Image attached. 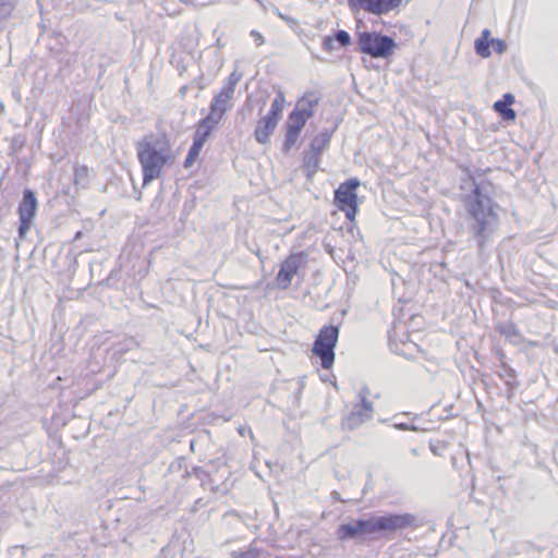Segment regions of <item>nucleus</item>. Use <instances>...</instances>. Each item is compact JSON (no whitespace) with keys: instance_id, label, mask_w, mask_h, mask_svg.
<instances>
[{"instance_id":"nucleus-17","label":"nucleus","mask_w":558,"mask_h":558,"mask_svg":"<svg viewBox=\"0 0 558 558\" xmlns=\"http://www.w3.org/2000/svg\"><path fill=\"white\" fill-rule=\"evenodd\" d=\"M232 558H271V556L254 545H250L245 549L233 550L231 553Z\"/></svg>"},{"instance_id":"nucleus-7","label":"nucleus","mask_w":558,"mask_h":558,"mask_svg":"<svg viewBox=\"0 0 558 558\" xmlns=\"http://www.w3.org/2000/svg\"><path fill=\"white\" fill-rule=\"evenodd\" d=\"M360 186V181L356 178L349 179L341 183L335 191L333 203L337 208L344 213L350 221H354L357 213V195L356 189Z\"/></svg>"},{"instance_id":"nucleus-42","label":"nucleus","mask_w":558,"mask_h":558,"mask_svg":"<svg viewBox=\"0 0 558 558\" xmlns=\"http://www.w3.org/2000/svg\"><path fill=\"white\" fill-rule=\"evenodd\" d=\"M81 236V232L78 231L76 234H75V239H78Z\"/></svg>"},{"instance_id":"nucleus-31","label":"nucleus","mask_w":558,"mask_h":558,"mask_svg":"<svg viewBox=\"0 0 558 558\" xmlns=\"http://www.w3.org/2000/svg\"><path fill=\"white\" fill-rule=\"evenodd\" d=\"M393 427L399 430H413V432L422 430L416 425L408 424V423H396L393 425Z\"/></svg>"},{"instance_id":"nucleus-24","label":"nucleus","mask_w":558,"mask_h":558,"mask_svg":"<svg viewBox=\"0 0 558 558\" xmlns=\"http://www.w3.org/2000/svg\"><path fill=\"white\" fill-rule=\"evenodd\" d=\"M494 110L500 114L505 121H513L515 119V111L505 105L501 100L494 104Z\"/></svg>"},{"instance_id":"nucleus-26","label":"nucleus","mask_w":558,"mask_h":558,"mask_svg":"<svg viewBox=\"0 0 558 558\" xmlns=\"http://www.w3.org/2000/svg\"><path fill=\"white\" fill-rule=\"evenodd\" d=\"M497 330L508 339L519 336L517 326L512 322L501 323L497 326Z\"/></svg>"},{"instance_id":"nucleus-36","label":"nucleus","mask_w":558,"mask_h":558,"mask_svg":"<svg viewBox=\"0 0 558 558\" xmlns=\"http://www.w3.org/2000/svg\"><path fill=\"white\" fill-rule=\"evenodd\" d=\"M514 96L510 93L505 94L504 98L501 99V101L505 102V105H507L508 107H510L514 102Z\"/></svg>"},{"instance_id":"nucleus-35","label":"nucleus","mask_w":558,"mask_h":558,"mask_svg":"<svg viewBox=\"0 0 558 558\" xmlns=\"http://www.w3.org/2000/svg\"><path fill=\"white\" fill-rule=\"evenodd\" d=\"M251 36L254 38L257 46H262L264 44V37L259 32L252 31Z\"/></svg>"},{"instance_id":"nucleus-39","label":"nucleus","mask_w":558,"mask_h":558,"mask_svg":"<svg viewBox=\"0 0 558 558\" xmlns=\"http://www.w3.org/2000/svg\"><path fill=\"white\" fill-rule=\"evenodd\" d=\"M331 496H332V498H333L335 500L342 501V500L340 499V494H339L338 492H332Z\"/></svg>"},{"instance_id":"nucleus-38","label":"nucleus","mask_w":558,"mask_h":558,"mask_svg":"<svg viewBox=\"0 0 558 558\" xmlns=\"http://www.w3.org/2000/svg\"><path fill=\"white\" fill-rule=\"evenodd\" d=\"M195 159H196V157H194V156H192V155H190V154L187 153V156H186V158H185V166H190V165H192V162H193Z\"/></svg>"},{"instance_id":"nucleus-11","label":"nucleus","mask_w":558,"mask_h":558,"mask_svg":"<svg viewBox=\"0 0 558 558\" xmlns=\"http://www.w3.org/2000/svg\"><path fill=\"white\" fill-rule=\"evenodd\" d=\"M349 2L354 8L381 15L398 8L402 0H349Z\"/></svg>"},{"instance_id":"nucleus-43","label":"nucleus","mask_w":558,"mask_h":558,"mask_svg":"<svg viewBox=\"0 0 558 558\" xmlns=\"http://www.w3.org/2000/svg\"><path fill=\"white\" fill-rule=\"evenodd\" d=\"M260 5H263L262 0H256Z\"/></svg>"},{"instance_id":"nucleus-6","label":"nucleus","mask_w":558,"mask_h":558,"mask_svg":"<svg viewBox=\"0 0 558 558\" xmlns=\"http://www.w3.org/2000/svg\"><path fill=\"white\" fill-rule=\"evenodd\" d=\"M339 337V327L325 325L320 328L314 344L313 353L320 360L323 368L328 369L335 362V348Z\"/></svg>"},{"instance_id":"nucleus-29","label":"nucleus","mask_w":558,"mask_h":558,"mask_svg":"<svg viewBox=\"0 0 558 558\" xmlns=\"http://www.w3.org/2000/svg\"><path fill=\"white\" fill-rule=\"evenodd\" d=\"M241 75L233 72L230 74L228 82L222 86L223 89L234 94L235 85L240 81Z\"/></svg>"},{"instance_id":"nucleus-21","label":"nucleus","mask_w":558,"mask_h":558,"mask_svg":"<svg viewBox=\"0 0 558 558\" xmlns=\"http://www.w3.org/2000/svg\"><path fill=\"white\" fill-rule=\"evenodd\" d=\"M301 132L286 128L284 140L282 144V153L288 154L291 148L296 144Z\"/></svg>"},{"instance_id":"nucleus-27","label":"nucleus","mask_w":558,"mask_h":558,"mask_svg":"<svg viewBox=\"0 0 558 558\" xmlns=\"http://www.w3.org/2000/svg\"><path fill=\"white\" fill-rule=\"evenodd\" d=\"M88 179V168L86 166H77L74 168V183L84 186Z\"/></svg>"},{"instance_id":"nucleus-14","label":"nucleus","mask_w":558,"mask_h":558,"mask_svg":"<svg viewBox=\"0 0 558 558\" xmlns=\"http://www.w3.org/2000/svg\"><path fill=\"white\" fill-rule=\"evenodd\" d=\"M218 123L219 121L207 114L204 119H202L198 122L193 136V141L204 145L209 135L211 134L213 130L216 129V126L218 125Z\"/></svg>"},{"instance_id":"nucleus-19","label":"nucleus","mask_w":558,"mask_h":558,"mask_svg":"<svg viewBox=\"0 0 558 558\" xmlns=\"http://www.w3.org/2000/svg\"><path fill=\"white\" fill-rule=\"evenodd\" d=\"M500 368H501V372L498 373V376L500 378L505 379V383L509 388V392L511 393L513 388L517 386V383L511 381V379L515 378V375H517L515 371L512 367H510L507 363H505L504 361L500 362Z\"/></svg>"},{"instance_id":"nucleus-33","label":"nucleus","mask_w":558,"mask_h":558,"mask_svg":"<svg viewBox=\"0 0 558 558\" xmlns=\"http://www.w3.org/2000/svg\"><path fill=\"white\" fill-rule=\"evenodd\" d=\"M203 146L204 145L199 144L198 142L193 141V144L189 150V154L197 158Z\"/></svg>"},{"instance_id":"nucleus-5","label":"nucleus","mask_w":558,"mask_h":558,"mask_svg":"<svg viewBox=\"0 0 558 558\" xmlns=\"http://www.w3.org/2000/svg\"><path fill=\"white\" fill-rule=\"evenodd\" d=\"M359 50L372 58L387 59L391 57L397 47L392 37L376 32H362L357 34Z\"/></svg>"},{"instance_id":"nucleus-18","label":"nucleus","mask_w":558,"mask_h":558,"mask_svg":"<svg viewBox=\"0 0 558 558\" xmlns=\"http://www.w3.org/2000/svg\"><path fill=\"white\" fill-rule=\"evenodd\" d=\"M330 138L331 133L328 131L319 133L312 140L308 150L322 155V153L329 146Z\"/></svg>"},{"instance_id":"nucleus-1","label":"nucleus","mask_w":558,"mask_h":558,"mask_svg":"<svg viewBox=\"0 0 558 558\" xmlns=\"http://www.w3.org/2000/svg\"><path fill=\"white\" fill-rule=\"evenodd\" d=\"M466 173L474 181L469 170ZM464 206L469 216V232L475 240L478 251L482 252L499 223L496 213L497 204L477 183L473 182L472 192L464 197Z\"/></svg>"},{"instance_id":"nucleus-30","label":"nucleus","mask_w":558,"mask_h":558,"mask_svg":"<svg viewBox=\"0 0 558 558\" xmlns=\"http://www.w3.org/2000/svg\"><path fill=\"white\" fill-rule=\"evenodd\" d=\"M283 101H284L283 95L281 93H279L275 97V99L272 100L269 110H272L274 112H276L279 116H281V112H282V109H283Z\"/></svg>"},{"instance_id":"nucleus-41","label":"nucleus","mask_w":558,"mask_h":558,"mask_svg":"<svg viewBox=\"0 0 558 558\" xmlns=\"http://www.w3.org/2000/svg\"><path fill=\"white\" fill-rule=\"evenodd\" d=\"M411 453H412L413 456H418V450H417L416 448H412V449H411Z\"/></svg>"},{"instance_id":"nucleus-20","label":"nucleus","mask_w":558,"mask_h":558,"mask_svg":"<svg viewBox=\"0 0 558 558\" xmlns=\"http://www.w3.org/2000/svg\"><path fill=\"white\" fill-rule=\"evenodd\" d=\"M307 119L292 110L286 121L284 126L301 132Z\"/></svg>"},{"instance_id":"nucleus-3","label":"nucleus","mask_w":558,"mask_h":558,"mask_svg":"<svg viewBox=\"0 0 558 558\" xmlns=\"http://www.w3.org/2000/svg\"><path fill=\"white\" fill-rule=\"evenodd\" d=\"M137 159L142 167L143 184L158 179L166 165L171 162V148L163 135L149 134L135 145Z\"/></svg>"},{"instance_id":"nucleus-8","label":"nucleus","mask_w":558,"mask_h":558,"mask_svg":"<svg viewBox=\"0 0 558 558\" xmlns=\"http://www.w3.org/2000/svg\"><path fill=\"white\" fill-rule=\"evenodd\" d=\"M307 254L305 252L290 254L280 266V269L276 276L277 284L280 289H288L291 286L294 275L299 274L301 268H305L307 265Z\"/></svg>"},{"instance_id":"nucleus-13","label":"nucleus","mask_w":558,"mask_h":558,"mask_svg":"<svg viewBox=\"0 0 558 558\" xmlns=\"http://www.w3.org/2000/svg\"><path fill=\"white\" fill-rule=\"evenodd\" d=\"M318 95L316 93L310 92L296 101L293 110L308 120L313 117L314 108L318 105Z\"/></svg>"},{"instance_id":"nucleus-28","label":"nucleus","mask_w":558,"mask_h":558,"mask_svg":"<svg viewBox=\"0 0 558 558\" xmlns=\"http://www.w3.org/2000/svg\"><path fill=\"white\" fill-rule=\"evenodd\" d=\"M333 38L341 47H347L351 44V36L347 31H337Z\"/></svg>"},{"instance_id":"nucleus-25","label":"nucleus","mask_w":558,"mask_h":558,"mask_svg":"<svg viewBox=\"0 0 558 558\" xmlns=\"http://www.w3.org/2000/svg\"><path fill=\"white\" fill-rule=\"evenodd\" d=\"M138 347H140V343L134 338H126L114 345L116 352L119 354H124L133 349L138 348Z\"/></svg>"},{"instance_id":"nucleus-40","label":"nucleus","mask_w":558,"mask_h":558,"mask_svg":"<svg viewBox=\"0 0 558 558\" xmlns=\"http://www.w3.org/2000/svg\"><path fill=\"white\" fill-rule=\"evenodd\" d=\"M226 515H234V517H236V515H238V513H236V511L231 510V511H228V512L226 513Z\"/></svg>"},{"instance_id":"nucleus-2","label":"nucleus","mask_w":558,"mask_h":558,"mask_svg":"<svg viewBox=\"0 0 558 558\" xmlns=\"http://www.w3.org/2000/svg\"><path fill=\"white\" fill-rule=\"evenodd\" d=\"M414 521L415 517L410 513L369 515L340 524L336 530V536L341 542L350 539L363 541L366 536L375 533L395 532L408 527Z\"/></svg>"},{"instance_id":"nucleus-15","label":"nucleus","mask_w":558,"mask_h":558,"mask_svg":"<svg viewBox=\"0 0 558 558\" xmlns=\"http://www.w3.org/2000/svg\"><path fill=\"white\" fill-rule=\"evenodd\" d=\"M276 124L262 118L255 128L254 137L259 144H267L269 142L270 135L274 133L276 129Z\"/></svg>"},{"instance_id":"nucleus-9","label":"nucleus","mask_w":558,"mask_h":558,"mask_svg":"<svg viewBox=\"0 0 558 558\" xmlns=\"http://www.w3.org/2000/svg\"><path fill=\"white\" fill-rule=\"evenodd\" d=\"M37 206L38 203L35 193L31 189H25L23 191V198L17 207L20 221L19 236L21 239H23L31 229L37 211Z\"/></svg>"},{"instance_id":"nucleus-32","label":"nucleus","mask_w":558,"mask_h":558,"mask_svg":"<svg viewBox=\"0 0 558 558\" xmlns=\"http://www.w3.org/2000/svg\"><path fill=\"white\" fill-rule=\"evenodd\" d=\"M333 40H335L333 37L325 36L324 39H323V48H324V50H326L328 52L332 51L335 49Z\"/></svg>"},{"instance_id":"nucleus-23","label":"nucleus","mask_w":558,"mask_h":558,"mask_svg":"<svg viewBox=\"0 0 558 558\" xmlns=\"http://www.w3.org/2000/svg\"><path fill=\"white\" fill-rule=\"evenodd\" d=\"M190 475H194L203 487L210 484V474L203 466H194L191 472L186 471L184 476L187 477Z\"/></svg>"},{"instance_id":"nucleus-10","label":"nucleus","mask_w":558,"mask_h":558,"mask_svg":"<svg viewBox=\"0 0 558 558\" xmlns=\"http://www.w3.org/2000/svg\"><path fill=\"white\" fill-rule=\"evenodd\" d=\"M490 46L493 50L498 54H502L507 50L506 41L499 38H490L489 29L485 28L482 31L481 36L474 41V49L476 54L482 58L490 57Z\"/></svg>"},{"instance_id":"nucleus-12","label":"nucleus","mask_w":558,"mask_h":558,"mask_svg":"<svg viewBox=\"0 0 558 558\" xmlns=\"http://www.w3.org/2000/svg\"><path fill=\"white\" fill-rule=\"evenodd\" d=\"M232 96V93L221 88V90L214 97L208 114L220 122L223 114L231 108L230 101Z\"/></svg>"},{"instance_id":"nucleus-16","label":"nucleus","mask_w":558,"mask_h":558,"mask_svg":"<svg viewBox=\"0 0 558 558\" xmlns=\"http://www.w3.org/2000/svg\"><path fill=\"white\" fill-rule=\"evenodd\" d=\"M319 162L320 155L310 150L304 153L302 169L305 172L307 179H312L316 173L319 167Z\"/></svg>"},{"instance_id":"nucleus-22","label":"nucleus","mask_w":558,"mask_h":558,"mask_svg":"<svg viewBox=\"0 0 558 558\" xmlns=\"http://www.w3.org/2000/svg\"><path fill=\"white\" fill-rule=\"evenodd\" d=\"M19 0H0V26L10 19Z\"/></svg>"},{"instance_id":"nucleus-34","label":"nucleus","mask_w":558,"mask_h":558,"mask_svg":"<svg viewBox=\"0 0 558 558\" xmlns=\"http://www.w3.org/2000/svg\"><path fill=\"white\" fill-rule=\"evenodd\" d=\"M280 117L281 116H279L278 113L274 112L272 110H269L264 118L277 125Z\"/></svg>"},{"instance_id":"nucleus-4","label":"nucleus","mask_w":558,"mask_h":558,"mask_svg":"<svg viewBox=\"0 0 558 558\" xmlns=\"http://www.w3.org/2000/svg\"><path fill=\"white\" fill-rule=\"evenodd\" d=\"M369 389L363 386L356 393L357 401L351 411L341 418L340 427L344 432H353L371 421L374 415V404L368 400Z\"/></svg>"},{"instance_id":"nucleus-37","label":"nucleus","mask_w":558,"mask_h":558,"mask_svg":"<svg viewBox=\"0 0 558 558\" xmlns=\"http://www.w3.org/2000/svg\"><path fill=\"white\" fill-rule=\"evenodd\" d=\"M195 159H196V157H194V156H192V155H190V154L187 153V156H186V158H185V166H190V165H192V162H193Z\"/></svg>"}]
</instances>
